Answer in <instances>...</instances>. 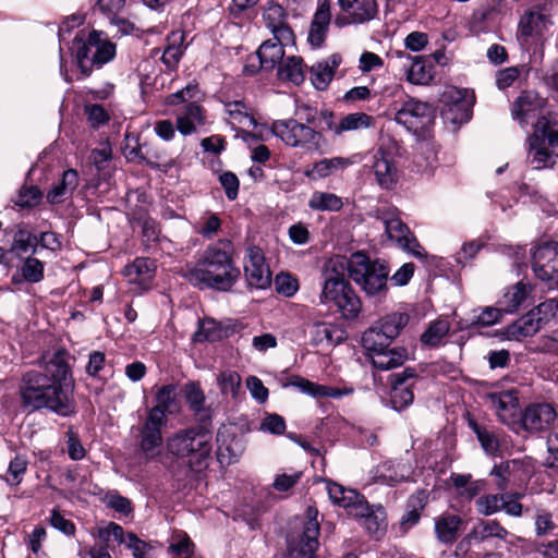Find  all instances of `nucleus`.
<instances>
[{
    "label": "nucleus",
    "mask_w": 558,
    "mask_h": 558,
    "mask_svg": "<svg viewBox=\"0 0 558 558\" xmlns=\"http://www.w3.org/2000/svg\"><path fill=\"white\" fill-rule=\"evenodd\" d=\"M330 20V4L328 0H325L315 12L310 26L308 43L313 47H320L324 44Z\"/></svg>",
    "instance_id": "nucleus-23"
},
{
    "label": "nucleus",
    "mask_w": 558,
    "mask_h": 558,
    "mask_svg": "<svg viewBox=\"0 0 558 558\" xmlns=\"http://www.w3.org/2000/svg\"><path fill=\"white\" fill-rule=\"evenodd\" d=\"M502 313L500 308L486 306L481 313L473 315L468 327H489L500 322Z\"/></svg>",
    "instance_id": "nucleus-45"
},
{
    "label": "nucleus",
    "mask_w": 558,
    "mask_h": 558,
    "mask_svg": "<svg viewBox=\"0 0 558 558\" xmlns=\"http://www.w3.org/2000/svg\"><path fill=\"white\" fill-rule=\"evenodd\" d=\"M256 54L259 68L271 71L283 62L284 47L272 39H267L259 46Z\"/></svg>",
    "instance_id": "nucleus-30"
},
{
    "label": "nucleus",
    "mask_w": 558,
    "mask_h": 558,
    "mask_svg": "<svg viewBox=\"0 0 558 558\" xmlns=\"http://www.w3.org/2000/svg\"><path fill=\"white\" fill-rule=\"evenodd\" d=\"M373 118L364 112H354L344 116L338 123L339 135L343 132L366 129L371 126Z\"/></svg>",
    "instance_id": "nucleus-42"
},
{
    "label": "nucleus",
    "mask_w": 558,
    "mask_h": 558,
    "mask_svg": "<svg viewBox=\"0 0 558 558\" xmlns=\"http://www.w3.org/2000/svg\"><path fill=\"white\" fill-rule=\"evenodd\" d=\"M417 378L418 375L412 367H405L402 372L389 376V401L393 410L400 412L413 403V389Z\"/></svg>",
    "instance_id": "nucleus-11"
},
{
    "label": "nucleus",
    "mask_w": 558,
    "mask_h": 558,
    "mask_svg": "<svg viewBox=\"0 0 558 558\" xmlns=\"http://www.w3.org/2000/svg\"><path fill=\"white\" fill-rule=\"evenodd\" d=\"M184 278L198 289L230 291L240 278V270L233 265L228 251L208 246L193 268L186 269Z\"/></svg>",
    "instance_id": "nucleus-3"
},
{
    "label": "nucleus",
    "mask_w": 558,
    "mask_h": 558,
    "mask_svg": "<svg viewBox=\"0 0 558 558\" xmlns=\"http://www.w3.org/2000/svg\"><path fill=\"white\" fill-rule=\"evenodd\" d=\"M384 225L388 238L395 241L399 247L418 258L426 256L417 239L400 218H386Z\"/></svg>",
    "instance_id": "nucleus-15"
},
{
    "label": "nucleus",
    "mask_w": 558,
    "mask_h": 558,
    "mask_svg": "<svg viewBox=\"0 0 558 558\" xmlns=\"http://www.w3.org/2000/svg\"><path fill=\"white\" fill-rule=\"evenodd\" d=\"M244 274L247 284L256 289H266L271 283V272L266 265L262 248L250 246L244 257Z\"/></svg>",
    "instance_id": "nucleus-13"
},
{
    "label": "nucleus",
    "mask_w": 558,
    "mask_h": 558,
    "mask_svg": "<svg viewBox=\"0 0 558 558\" xmlns=\"http://www.w3.org/2000/svg\"><path fill=\"white\" fill-rule=\"evenodd\" d=\"M169 551L175 558H192L194 554V543L184 534L177 542L170 544Z\"/></svg>",
    "instance_id": "nucleus-59"
},
{
    "label": "nucleus",
    "mask_w": 558,
    "mask_h": 558,
    "mask_svg": "<svg viewBox=\"0 0 558 558\" xmlns=\"http://www.w3.org/2000/svg\"><path fill=\"white\" fill-rule=\"evenodd\" d=\"M206 111L197 101H190L177 117V128L183 135L194 133L206 124Z\"/></svg>",
    "instance_id": "nucleus-19"
},
{
    "label": "nucleus",
    "mask_w": 558,
    "mask_h": 558,
    "mask_svg": "<svg viewBox=\"0 0 558 558\" xmlns=\"http://www.w3.org/2000/svg\"><path fill=\"white\" fill-rule=\"evenodd\" d=\"M463 520L453 513H442L435 519V534L439 543L445 545L453 544L460 533Z\"/></svg>",
    "instance_id": "nucleus-22"
},
{
    "label": "nucleus",
    "mask_w": 558,
    "mask_h": 558,
    "mask_svg": "<svg viewBox=\"0 0 558 558\" xmlns=\"http://www.w3.org/2000/svg\"><path fill=\"white\" fill-rule=\"evenodd\" d=\"M43 198V192L36 185L22 186L19 191L15 205L23 208H32L37 206Z\"/></svg>",
    "instance_id": "nucleus-49"
},
{
    "label": "nucleus",
    "mask_w": 558,
    "mask_h": 558,
    "mask_svg": "<svg viewBox=\"0 0 558 558\" xmlns=\"http://www.w3.org/2000/svg\"><path fill=\"white\" fill-rule=\"evenodd\" d=\"M92 51V63L100 69L104 64L111 61L116 56V45L111 41L101 39V33L97 32L96 43Z\"/></svg>",
    "instance_id": "nucleus-41"
},
{
    "label": "nucleus",
    "mask_w": 558,
    "mask_h": 558,
    "mask_svg": "<svg viewBox=\"0 0 558 558\" xmlns=\"http://www.w3.org/2000/svg\"><path fill=\"white\" fill-rule=\"evenodd\" d=\"M192 411L195 416L196 425L191 428L213 437V413L210 408L204 405Z\"/></svg>",
    "instance_id": "nucleus-51"
},
{
    "label": "nucleus",
    "mask_w": 558,
    "mask_h": 558,
    "mask_svg": "<svg viewBox=\"0 0 558 558\" xmlns=\"http://www.w3.org/2000/svg\"><path fill=\"white\" fill-rule=\"evenodd\" d=\"M184 393L185 400L191 410L204 407L205 395L199 384L194 381L186 384L184 387Z\"/></svg>",
    "instance_id": "nucleus-57"
},
{
    "label": "nucleus",
    "mask_w": 558,
    "mask_h": 558,
    "mask_svg": "<svg viewBox=\"0 0 558 558\" xmlns=\"http://www.w3.org/2000/svg\"><path fill=\"white\" fill-rule=\"evenodd\" d=\"M64 350H57L49 360L43 357L39 367L22 374L17 390L20 405L28 412L43 409L60 416H71L76 412V403L68 390L71 367Z\"/></svg>",
    "instance_id": "nucleus-1"
},
{
    "label": "nucleus",
    "mask_w": 558,
    "mask_h": 558,
    "mask_svg": "<svg viewBox=\"0 0 558 558\" xmlns=\"http://www.w3.org/2000/svg\"><path fill=\"white\" fill-rule=\"evenodd\" d=\"M319 302L333 303L345 319L356 318L362 310V302L348 280H325Z\"/></svg>",
    "instance_id": "nucleus-8"
},
{
    "label": "nucleus",
    "mask_w": 558,
    "mask_h": 558,
    "mask_svg": "<svg viewBox=\"0 0 558 558\" xmlns=\"http://www.w3.org/2000/svg\"><path fill=\"white\" fill-rule=\"evenodd\" d=\"M78 172L75 169H68L62 173L59 183L54 184L46 195L49 204H60L66 195H71L78 185Z\"/></svg>",
    "instance_id": "nucleus-28"
},
{
    "label": "nucleus",
    "mask_w": 558,
    "mask_h": 558,
    "mask_svg": "<svg viewBox=\"0 0 558 558\" xmlns=\"http://www.w3.org/2000/svg\"><path fill=\"white\" fill-rule=\"evenodd\" d=\"M426 505L424 493L413 495L407 502L405 513L400 520V525L405 531L418 523L421 512Z\"/></svg>",
    "instance_id": "nucleus-39"
},
{
    "label": "nucleus",
    "mask_w": 558,
    "mask_h": 558,
    "mask_svg": "<svg viewBox=\"0 0 558 558\" xmlns=\"http://www.w3.org/2000/svg\"><path fill=\"white\" fill-rule=\"evenodd\" d=\"M557 418L556 410L549 403H531L521 413L522 427L530 433L546 430Z\"/></svg>",
    "instance_id": "nucleus-16"
},
{
    "label": "nucleus",
    "mask_w": 558,
    "mask_h": 558,
    "mask_svg": "<svg viewBox=\"0 0 558 558\" xmlns=\"http://www.w3.org/2000/svg\"><path fill=\"white\" fill-rule=\"evenodd\" d=\"M352 161L344 157L324 158L315 162L312 169H306L304 175L312 180L327 178L340 170L348 168Z\"/></svg>",
    "instance_id": "nucleus-29"
},
{
    "label": "nucleus",
    "mask_w": 558,
    "mask_h": 558,
    "mask_svg": "<svg viewBox=\"0 0 558 558\" xmlns=\"http://www.w3.org/2000/svg\"><path fill=\"white\" fill-rule=\"evenodd\" d=\"M531 311L541 319V324L545 325L549 319L555 317L558 311V301L555 299L546 300Z\"/></svg>",
    "instance_id": "nucleus-63"
},
{
    "label": "nucleus",
    "mask_w": 558,
    "mask_h": 558,
    "mask_svg": "<svg viewBox=\"0 0 558 558\" xmlns=\"http://www.w3.org/2000/svg\"><path fill=\"white\" fill-rule=\"evenodd\" d=\"M318 510L315 507H307L306 522L304 523L300 547L306 554H315L318 548L319 523L317 521Z\"/></svg>",
    "instance_id": "nucleus-26"
},
{
    "label": "nucleus",
    "mask_w": 558,
    "mask_h": 558,
    "mask_svg": "<svg viewBox=\"0 0 558 558\" xmlns=\"http://www.w3.org/2000/svg\"><path fill=\"white\" fill-rule=\"evenodd\" d=\"M276 291L284 296H292L299 289V283L295 278L289 274H280L275 278Z\"/></svg>",
    "instance_id": "nucleus-58"
},
{
    "label": "nucleus",
    "mask_w": 558,
    "mask_h": 558,
    "mask_svg": "<svg viewBox=\"0 0 558 558\" xmlns=\"http://www.w3.org/2000/svg\"><path fill=\"white\" fill-rule=\"evenodd\" d=\"M448 330L449 328L445 322H435L422 333L421 341L426 345L436 347Z\"/></svg>",
    "instance_id": "nucleus-50"
},
{
    "label": "nucleus",
    "mask_w": 558,
    "mask_h": 558,
    "mask_svg": "<svg viewBox=\"0 0 558 558\" xmlns=\"http://www.w3.org/2000/svg\"><path fill=\"white\" fill-rule=\"evenodd\" d=\"M155 401L156 404L147 411L162 418H168V414H173L179 409L177 386L170 384L158 387L155 393Z\"/></svg>",
    "instance_id": "nucleus-24"
},
{
    "label": "nucleus",
    "mask_w": 558,
    "mask_h": 558,
    "mask_svg": "<svg viewBox=\"0 0 558 558\" xmlns=\"http://www.w3.org/2000/svg\"><path fill=\"white\" fill-rule=\"evenodd\" d=\"M278 75L281 80H287L295 85L304 82L303 60L301 57H288L278 68Z\"/></svg>",
    "instance_id": "nucleus-37"
},
{
    "label": "nucleus",
    "mask_w": 558,
    "mask_h": 558,
    "mask_svg": "<svg viewBox=\"0 0 558 558\" xmlns=\"http://www.w3.org/2000/svg\"><path fill=\"white\" fill-rule=\"evenodd\" d=\"M532 270L548 290L558 288V242L545 241L535 246Z\"/></svg>",
    "instance_id": "nucleus-9"
},
{
    "label": "nucleus",
    "mask_w": 558,
    "mask_h": 558,
    "mask_svg": "<svg viewBox=\"0 0 558 558\" xmlns=\"http://www.w3.org/2000/svg\"><path fill=\"white\" fill-rule=\"evenodd\" d=\"M21 275L29 283L40 282L44 279V263L33 256L26 257L21 266Z\"/></svg>",
    "instance_id": "nucleus-44"
},
{
    "label": "nucleus",
    "mask_w": 558,
    "mask_h": 558,
    "mask_svg": "<svg viewBox=\"0 0 558 558\" xmlns=\"http://www.w3.org/2000/svg\"><path fill=\"white\" fill-rule=\"evenodd\" d=\"M308 207L317 211H339L343 202L333 193L316 191L308 201Z\"/></svg>",
    "instance_id": "nucleus-38"
},
{
    "label": "nucleus",
    "mask_w": 558,
    "mask_h": 558,
    "mask_svg": "<svg viewBox=\"0 0 558 558\" xmlns=\"http://www.w3.org/2000/svg\"><path fill=\"white\" fill-rule=\"evenodd\" d=\"M505 495H486L482 496L476 500V509L480 514L492 515L500 510L501 502H504Z\"/></svg>",
    "instance_id": "nucleus-52"
},
{
    "label": "nucleus",
    "mask_w": 558,
    "mask_h": 558,
    "mask_svg": "<svg viewBox=\"0 0 558 558\" xmlns=\"http://www.w3.org/2000/svg\"><path fill=\"white\" fill-rule=\"evenodd\" d=\"M183 40L184 34L180 32H172L167 36L168 45L160 59L168 70H174L178 66V63L183 56Z\"/></svg>",
    "instance_id": "nucleus-35"
},
{
    "label": "nucleus",
    "mask_w": 558,
    "mask_h": 558,
    "mask_svg": "<svg viewBox=\"0 0 558 558\" xmlns=\"http://www.w3.org/2000/svg\"><path fill=\"white\" fill-rule=\"evenodd\" d=\"M484 243L478 240H472L463 243L462 247L454 255L457 264L464 266L472 260L483 247Z\"/></svg>",
    "instance_id": "nucleus-55"
},
{
    "label": "nucleus",
    "mask_w": 558,
    "mask_h": 558,
    "mask_svg": "<svg viewBox=\"0 0 558 558\" xmlns=\"http://www.w3.org/2000/svg\"><path fill=\"white\" fill-rule=\"evenodd\" d=\"M373 170L377 183L384 189H390L397 182V169L385 151H377L374 155Z\"/></svg>",
    "instance_id": "nucleus-27"
},
{
    "label": "nucleus",
    "mask_w": 558,
    "mask_h": 558,
    "mask_svg": "<svg viewBox=\"0 0 558 558\" xmlns=\"http://www.w3.org/2000/svg\"><path fill=\"white\" fill-rule=\"evenodd\" d=\"M508 536V530L499 521L480 519L472 530L457 544L454 555L457 557L464 556L474 542L483 543L490 538L506 541Z\"/></svg>",
    "instance_id": "nucleus-12"
},
{
    "label": "nucleus",
    "mask_w": 558,
    "mask_h": 558,
    "mask_svg": "<svg viewBox=\"0 0 558 558\" xmlns=\"http://www.w3.org/2000/svg\"><path fill=\"white\" fill-rule=\"evenodd\" d=\"M512 119L521 126L531 120L533 134L529 137V158L535 169L553 167L558 159V112L547 98L533 89L522 90L511 105Z\"/></svg>",
    "instance_id": "nucleus-2"
},
{
    "label": "nucleus",
    "mask_w": 558,
    "mask_h": 558,
    "mask_svg": "<svg viewBox=\"0 0 558 558\" xmlns=\"http://www.w3.org/2000/svg\"><path fill=\"white\" fill-rule=\"evenodd\" d=\"M125 3L126 0H98L97 5L112 24H117L126 34L133 29V24L120 15Z\"/></svg>",
    "instance_id": "nucleus-33"
},
{
    "label": "nucleus",
    "mask_w": 558,
    "mask_h": 558,
    "mask_svg": "<svg viewBox=\"0 0 558 558\" xmlns=\"http://www.w3.org/2000/svg\"><path fill=\"white\" fill-rule=\"evenodd\" d=\"M532 290L533 289L530 283L522 281L507 288L500 301V304L504 306V311L506 313L515 312L531 295Z\"/></svg>",
    "instance_id": "nucleus-31"
},
{
    "label": "nucleus",
    "mask_w": 558,
    "mask_h": 558,
    "mask_svg": "<svg viewBox=\"0 0 558 558\" xmlns=\"http://www.w3.org/2000/svg\"><path fill=\"white\" fill-rule=\"evenodd\" d=\"M125 546L132 551L134 558H149L148 553L151 546L140 539L136 534L128 533V544Z\"/></svg>",
    "instance_id": "nucleus-64"
},
{
    "label": "nucleus",
    "mask_w": 558,
    "mask_h": 558,
    "mask_svg": "<svg viewBox=\"0 0 558 558\" xmlns=\"http://www.w3.org/2000/svg\"><path fill=\"white\" fill-rule=\"evenodd\" d=\"M155 262L148 257H137L134 262L126 266L128 275H136L144 280L150 279L154 276Z\"/></svg>",
    "instance_id": "nucleus-53"
},
{
    "label": "nucleus",
    "mask_w": 558,
    "mask_h": 558,
    "mask_svg": "<svg viewBox=\"0 0 558 558\" xmlns=\"http://www.w3.org/2000/svg\"><path fill=\"white\" fill-rule=\"evenodd\" d=\"M489 398L499 415L501 412H510L515 409L517 399L511 392L490 393Z\"/></svg>",
    "instance_id": "nucleus-62"
},
{
    "label": "nucleus",
    "mask_w": 558,
    "mask_h": 558,
    "mask_svg": "<svg viewBox=\"0 0 558 558\" xmlns=\"http://www.w3.org/2000/svg\"><path fill=\"white\" fill-rule=\"evenodd\" d=\"M219 182L225 190L227 198L234 201L238 197L240 186L238 177L231 171H225L219 174Z\"/></svg>",
    "instance_id": "nucleus-60"
},
{
    "label": "nucleus",
    "mask_w": 558,
    "mask_h": 558,
    "mask_svg": "<svg viewBox=\"0 0 558 558\" xmlns=\"http://www.w3.org/2000/svg\"><path fill=\"white\" fill-rule=\"evenodd\" d=\"M167 422L168 418L147 411L146 416L138 425L140 449L146 458L154 457L155 450L162 445V427L167 425Z\"/></svg>",
    "instance_id": "nucleus-14"
},
{
    "label": "nucleus",
    "mask_w": 558,
    "mask_h": 558,
    "mask_svg": "<svg viewBox=\"0 0 558 558\" xmlns=\"http://www.w3.org/2000/svg\"><path fill=\"white\" fill-rule=\"evenodd\" d=\"M281 386L284 388L293 386L296 387L303 393L317 398L319 384L313 383L298 375H292L288 377L286 380L281 379Z\"/></svg>",
    "instance_id": "nucleus-54"
},
{
    "label": "nucleus",
    "mask_w": 558,
    "mask_h": 558,
    "mask_svg": "<svg viewBox=\"0 0 558 558\" xmlns=\"http://www.w3.org/2000/svg\"><path fill=\"white\" fill-rule=\"evenodd\" d=\"M343 331L337 328L336 326L326 323V322H318L315 323L312 326L311 335H312V342L316 345L319 344H327V345H333L338 344L342 341Z\"/></svg>",
    "instance_id": "nucleus-34"
},
{
    "label": "nucleus",
    "mask_w": 558,
    "mask_h": 558,
    "mask_svg": "<svg viewBox=\"0 0 558 558\" xmlns=\"http://www.w3.org/2000/svg\"><path fill=\"white\" fill-rule=\"evenodd\" d=\"M288 14L282 5L270 1L263 13L266 27L272 29L278 25H282L287 21Z\"/></svg>",
    "instance_id": "nucleus-48"
},
{
    "label": "nucleus",
    "mask_w": 558,
    "mask_h": 558,
    "mask_svg": "<svg viewBox=\"0 0 558 558\" xmlns=\"http://www.w3.org/2000/svg\"><path fill=\"white\" fill-rule=\"evenodd\" d=\"M271 132L286 145L306 153L320 151L325 142L322 132L298 119L274 121Z\"/></svg>",
    "instance_id": "nucleus-7"
},
{
    "label": "nucleus",
    "mask_w": 558,
    "mask_h": 558,
    "mask_svg": "<svg viewBox=\"0 0 558 558\" xmlns=\"http://www.w3.org/2000/svg\"><path fill=\"white\" fill-rule=\"evenodd\" d=\"M542 326L541 319L530 311L508 325L505 329V335L508 340L521 341L524 338L536 335Z\"/></svg>",
    "instance_id": "nucleus-20"
},
{
    "label": "nucleus",
    "mask_w": 558,
    "mask_h": 558,
    "mask_svg": "<svg viewBox=\"0 0 558 558\" xmlns=\"http://www.w3.org/2000/svg\"><path fill=\"white\" fill-rule=\"evenodd\" d=\"M391 340L378 329L375 323L363 332L362 345L367 351L374 367L381 371H389L402 365L408 359L405 348H389Z\"/></svg>",
    "instance_id": "nucleus-6"
},
{
    "label": "nucleus",
    "mask_w": 558,
    "mask_h": 558,
    "mask_svg": "<svg viewBox=\"0 0 558 558\" xmlns=\"http://www.w3.org/2000/svg\"><path fill=\"white\" fill-rule=\"evenodd\" d=\"M410 316L404 312L387 314L376 322L378 329L393 341L401 330L409 324Z\"/></svg>",
    "instance_id": "nucleus-36"
},
{
    "label": "nucleus",
    "mask_w": 558,
    "mask_h": 558,
    "mask_svg": "<svg viewBox=\"0 0 558 558\" xmlns=\"http://www.w3.org/2000/svg\"><path fill=\"white\" fill-rule=\"evenodd\" d=\"M338 3L354 23L368 22L378 13L376 0H338Z\"/></svg>",
    "instance_id": "nucleus-25"
},
{
    "label": "nucleus",
    "mask_w": 558,
    "mask_h": 558,
    "mask_svg": "<svg viewBox=\"0 0 558 558\" xmlns=\"http://www.w3.org/2000/svg\"><path fill=\"white\" fill-rule=\"evenodd\" d=\"M545 22V14L541 11L530 10L521 16L519 28L523 36H531L534 32H538Z\"/></svg>",
    "instance_id": "nucleus-43"
},
{
    "label": "nucleus",
    "mask_w": 558,
    "mask_h": 558,
    "mask_svg": "<svg viewBox=\"0 0 558 558\" xmlns=\"http://www.w3.org/2000/svg\"><path fill=\"white\" fill-rule=\"evenodd\" d=\"M469 426L475 433L477 440L487 454L496 456L499 452V439L493 430L481 426L474 420L469 421Z\"/></svg>",
    "instance_id": "nucleus-40"
},
{
    "label": "nucleus",
    "mask_w": 558,
    "mask_h": 558,
    "mask_svg": "<svg viewBox=\"0 0 558 558\" xmlns=\"http://www.w3.org/2000/svg\"><path fill=\"white\" fill-rule=\"evenodd\" d=\"M311 81L317 90H325L333 78V71L327 63L318 62L311 66Z\"/></svg>",
    "instance_id": "nucleus-46"
},
{
    "label": "nucleus",
    "mask_w": 558,
    "mask_h": 558,
    "mask_svg": "<svg viewBox=\"0 0 558 558\" xmlns=\"http://www.w3.org/2000/svg\"><path fill=\"white\" fill-rule=\"evenodd\" d=\"M399 58H404L411 64L407 69V78L410 83L416 85H426L434 77V65L429 57H414L412 58L404 51L396 52Z\"/></svg>",
    "instance_id": "nucleus-18"
},
{
    "label": "nucleus",
    "mask_w": 558,
    "mask_h": 558,
    "mask_svg": "<svg viewBox=\"0 0 558 558\" xmlns=\"http://www.w3.org/2000/svg\"><path fill=\"white\" fill-rule=\"evenodd\" d=\"M96 38L97 31H93L88 34L86 40L77 37L73 40V54L83 77L89 76L95 68V64L92 63V51L94 50Z\"/></svg>",
    "instance_id": "nucleus-21"
},
{
    "label": "nucleus",
    "mask_w": 558,
    "mask_h": 558,
    "mask_svg": "<svg viewBox=\"0 0 558 558\" xmlns=\"http://www.w3.org/2000/svg\"><path fill=\"white\" fill-rule=\"evenodd\" d=\"M436 112L428 102L410 98L396 112L395 120L408 131L421 135L434 124Z\"/></svg>",
    "instance_id": "nucleus-10"
},
{
    "label": "nucleus",
    "mask_w": 558,
    "mask_h": 558,
    "mask_svg": "<svg viewBox=\"0 0 558 558\" xmlns=\"http://www.w3.org/2000/svg\"><path fill=\"white\" fill-rule=\"evenodd\" d=\"M466 93L465 89H451L444 94V98L449 99L441 110V116L446 121L460 125L471 119L472 102L466 99Z\"/></svg>",
    "instance_id": "nucleus-17"
},
{
    "label": "nucleus",
    "mask_w": 558,
    "mask_h": 558,
    "mask_svg": "<svg viewBox=\"0 0 558 558\" xmlns=\"http://www.w3.org/2000/svg\"><path fill=\"white\" fill-rule=\"evenodd\" d=\"M259 429L274 435H282L286 430L284 418L277 413L267 414L263 418Z\"/></svg>",
    "instance_id": "nucleus-61"
},
{
    "label": "nucleus",
    "mask_w": 558,
    "mask_h": 558,
    "mask_svg": "<svg viewBox=\"0 0 558 558\" xmlns=\"http://www.w3.org/2000/svg\"><path fill=\"white\" fill-rule=\"evenodd\" d=\"M351 280L354 281L368 298L383 300L388 292L389 268L385 260L371 259L363 252L352 254Z\"/></svg>",
    "instance_id": "nucleus-4"
},
{
    "label": "nucleus",
    "mask_w": 558,
    "mask_h": 558,
    "mask_svg": "<svg viewBox=\"0 0 558 558\" xmlns=\"http://www.w3.org/2000/svg\"><path fill=\"white\" fill-rule=\"evenodd\" d=\"M166 447L172 456L187 458L193 471H201L207 466V460L211 454V436L189 427L168 437Z\"/></svg>",
    "instance_id": "nucleus-5"
},
{
    "label": "nucleus",
    "mask_w": 558,
    "mask_h": 558,
    "mask_svg": "<svg viewBox=\"0 0 558 558\" xmlns=\"http://www.w3.org/2000/svg\"><path fill=\"white\" fill-rule=\"evenodd\" d=\"M363 520L366 530L371 534H378L386 529V512L383 506H374Z\"/></svg>",
    "instance_id": "nucleus-47"
},
{
    "label": "nucleus",
    "mask_w": 558,
    "mask_h": 558,
    "mask_svg": "<svg viewBox=\"0 0 558 558\" xmlns=\"http://www.w3.org/2000/svg\"><path fill=\"white\" fill-rule=\"evenodd\" d=\"M352 256L347 258L341 255L330 257L324 265L323 279L325 280H347V276L351 279Z\"/></svg>",
    "instance_id": "nucleus-32"
},
{
    "label": "nucleus",
    "mask_w": 558,
    "mask_h": 558,
    "mask_svg": "<svg viewBox=\"0 0 558 558\" xmlns=\"http://www.w3.org/2000/svg\"><path fill=\"white\" fill-rule=\"evenodd\" d=\"M218 381L222 393H231L235 396L241 385V377L234 371H226L220 373Z\"/></svg>",
    "instance_id": "nucleus-56"
}]
</instances>
